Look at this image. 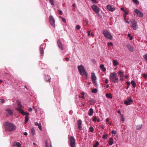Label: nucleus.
Returning <instances> with one entry per match:
<instances>
[{"mask_svg":"<svg viewBox=\"0 0 147 147\" xmlns=\"http://www.w3.org/2000/svg\"><path fill=\"white\" fill-rule=\"evenodd\" d=\"M121 10L123 11H124L125 14L124 15V18H126V15L128 14V13L127 11L125 10L124 8L123 7H122L121 8Z\"/></svg>","mask_w":147,"mask_h":147,"instance_id":"obj_18","label":"nucleus"},{"mask_svg":"<svg viewBox=\"0 0 147 147\" xmlns=\"http://www.w3.org/2000/svg\"><path fill=\"white\" fill-rule=\"evenodd\" d=\"M113 65L114 66H116L118 64V63L117 60H113L112 61Z\"/></svg>","mask_w":147,"mask_h":147,"instance_id":"obj_24","label":"nucleus"},{"mask_svg":"<svg viewBox=\"0 0 147 147\" xmlns=\"http://www.w3.org/2000/svg\"><path fill=\"white\" fill-rule=\"evenodd\" d=\"M4 101H5V100L4 99H1V102L2 103H4Z\"/></svg>","mask_w":147,"mask_h":147,"instance_id":"obj_49","label":"nucleus"},{"mask_svg":"<svg viewBox=\"0 0 147 147\" xmlns=\"http://www.w3.org/2000/svg\"><path fill=\"white\" fill-rule=\"evenodd\" d=\"M16 110L17 111H19L20 113L24 115H29V113L24 112V111L22 109H21L20 108H16Z\"/></svg>","mask_w":147,"mask_h":147,"instance_id":"obj_7","label":"nucleus"},{"mask_svg":"<svg viewBox=\"0 0 147 147\" xmlns=\"http://www.w3.org/2000/svg\"><path fill=\"white\" fill-rule=\"evenodd\" d=\"M62 21L63 22L65 23L66 22V21L65 19H62Z\"/></svg>","mask_w":147,"mask_h":147,"instance_id":"obj_59","label":"nucleus"},{"mask_svg":"<svg viewBox=\"0 0 147 147\" xmlns=\"http://www.w3.org/2000/svg\"><path fill=\"white\" fill-rule=\"evenodd\" d=\"M107 45L108 46H112L113 45V44L111 42H109L108 43Z\"/></svg>","mask_w":147,"mask_h":147,"instance_id":"obj_43","label":"nucleus"},{"mask_svg":"<svg viewBox=\"0 0 147 147\" xmlns=\"http://www.w3.org/2000/svg\"><path fill=\"white\" fill-rule=\"evenodd\" d=\"M121 121H124L125 120V119L123 117V116L122 115V114H121Z\"/></svg>","mask_w":147,"mask_h":147,"instance_id":"obj_44","label":"nucleus"},{"mask_svg":"<svg viewBox=\"0 0 147 147\" xmlns=\"http://www.w3.org/2000/svg\"><path fill=\"white\" fill-rule=\"evenodd\" d=\"M38 127L39 129L41 131L42 130V127L41 126V124L39 126H38Z\"/></svg>","mask_w":147,"mask_h":147,"instance_id":"obj_51","label":"nucleus"},{"mask_svg":"<svg viewBox=\"0 0 147 147\" xmlns=\"http://www.w3.org/2000/svg\"><path fill=\"white\" fill-rule=\"evenodd\" d=\"M76 6V4H74L72 5V7H75Z\"/></svg>","mask_w":147,"mask_h":147,"instance_id":"obj_61","label":"nucleus"},{"mask_svg":"<svg viewBox=\"0 0 147 147\" xmlns=\"http://www.w3.org/2000/svg\"><path fill=\"white\" fill-rule=\"evenodd\" d=\"M108 136V135L107 134H106L105 135H103L102 136V138L103 139H105Z\"/></svg>","mask_w":147,"mask_h":147,"instance_id":"obj_36","label":"nucleus"},{"mask_svg":"<svg viewBox=\"0 0 147 147\" xmlns=\"http://www.w3.org/2000/svg\"><path fill=\"white\" fill-rule=\"evenodd\" d=\"M16 102L18 105V106L19 107L18 108H20L21 109H22V108L23 107L21 105L20 101L19 100H17Z\"/></svg>","mask_w":147,"mask_h":147,"instance_id":"obj_22","label":"nucleus"},{"mask_svg":"<svg viewBox=\"0 0 147 147\" xmlns=\"http://www.w3.org/2000/svg\"><path fill=\"white\" fill-rule=\"evenodd\" d=\"M49 22L54 27H55V22L54 19H49Z\"/></svg>","mask_w":147,"mask_h":147,"instance_id":"obj_17","label":"nucleus"},{"mask_svg":"<svg viewBox=\"0 0 147 147\" xmlns=\"http://www.w3.org/2000/svg\"><path fill=\"white\" fill-rule=\"evenodd\" d=\"M93 10L96 13H98L100 11L99 8L96 5H93L92 6Z\"/></svg>","mask_w":147,"mask_h":147,"instance_id":"obj_10","label":"nucleus"},{"mask_svg":"<svg viewBox=\"0 0 147 147\" xmlns=\"http://www.w3.org/2000/svg\"><path fill=\"white\" fill-rule=\"evenodd\" d=\"M113 139L112 138H110L109 140L108 143L110 145H112L113 144Z\"/></svg>","mask_w":147,"mask_h":147,"instance_id":"obj_21","label":"nucleus"},{"mask_svg":"<svg viewBox=\"0 0 147 147\" xmlns=\"http://www.w3.org/2000/svg\"><path fill=\"white\" fill-rule=\"evenodd\" d=\"M117 113H119V114H121V111H119V110L118 111H117Z\"/></svg>","mask_w":147,"mask_h":147,"instance_id":"obj_62","label":"nucleus"},{"mask_svg":"<svg viewBox=\"0 0 147 147\" xmlns=\"http://www.w3.org/2000/svg\"><path fill=\"white\" fill-rule=\"evenodd\" d=\"M99 145V143L98 142H96L95 144L93 145L94 147H98V146Z\"/></svg>","mask_w":147,"mask_h":147,"instance_id":"obj_33","label":"nucleus"},{"mask_svg":"<svg viewBox=\"0 0 147 147\" xmlns=\"http://www.w3.org/2000/svg\"><path fill=\"white\" fill-rule=\"evenodd\" d=\"M90 32L91 31L90 30L88 31V35L89 36L90 35Z\"/></svg>","mask_w":147,"mask_h":147,"instance_id":"obj_47","label":"nucleus"},{"mask_svg":"<svg viewBox=\"0 0 147 147\" xmlns=\"http://www.w3.org/2000/svg\"><path fill=\"white\" fill-rule=\"evenodd\" d=\"M103 33L106 38L110 40L112 39L113 37L112 36L110 32L107 30H104L103 31Z\"/></svg>","mask_w":147,"mask_h":147,"instance_id":"obj_5","label":"nucleus"},{"mask_svg":"<svg viewBox=\"0 0 147 147\" xmlns=\"http://www.w3.org/2000/svg\"><path fill=\"white\" fill-rule=\"evenodd\" d=\"M97 90L96 89H93L92 90V92L93 93H96L97 92Z\"/></svg>","mask_w":147,"mask_h":147,"instance_id":"obj_35","label":"nucleus"},{"mask_svg":"<svg viewBox=\"0 0 147 147\" xmlns=\"http://www.w3.org/2000/svg\"><path fill=\"white\" fill-rule=\"evenodd\" d=\"M93 113V109L92 108H91L88 111V115L90 116H91L92 115Z\"/></svg>","mask_w":147,"mask_h":147,"instance_id":"obj_15","label":"nucleus"},{"mask_svg":"<svg viewBox=\"0 0 147 147\" xmlns=\"http://www.w3.org/2000/svg\"><path fill=\"white\" fill-rule=\"evenodd\" d=\"M28 119L29 118L27 116H25L24 123H27L28 121Z\"/></svg>","mask_w":147,"mask_h":147,"instance_id":"obj_31","label":"nucleus"},{"mask_svg":"<svg viewBox=\"0 0 147 147\" xmlns=\"http://www.w3.org/2000/svg\"><path fill=\"white\" fill-rule=\"evenodd\" d=\"M45 145H46V147H49L48 144L47 142H46L45 143Z\"/></svg>","mask_w":147,"mask_h":147,"instance_id":"obj_57","label":"nucleus"},{"mask_svg":"<svg viewBox=\"0 0 147 147\" xmlns=\"http://www.w3.org/2000/svg\"><path fill=\"white\" fill-rule=\"evenodd\" d=\"M46 81L47 82H50L51 80V77L48 75H45V76Z\"/></svg>","mask_w":147,"mask_h":147,"instance_id":"obj_19","label":"nucleus"},{"mask_svg":"<svg viewBox=\"0 0 147 147\" xmlns=\"http://www.w3.org/2000/svg\"><path fill=\"white\" fill-rule=\"evenodd\" d=\"M101 128L103 129H104L105 128V126L104 125H102L101 127Z\"/></svg>","mask_w":147,"mask_h":147,"instance_id":"obj_56","label":"nucleus"},{"mask_svg":"<svg viewBox=\"0 0 147 147\" xmlns=\"http://www.w3.org/2000/svg\"><path fill=\"white\" fill-rule=\"evenodd\" d=\"M142 127V125H139L136 126V129L137 130L140 129Z\"/></svg>","mask_w":147,"mask_h":147,"instance_id":"obj_30","label":"nucleus"},{"mask_svg":"<svg viewBox=\"0 0 147 147\" xmlns=\"http://www.w3.org/2000/svg\"><path fill=\"white\" fill-rule=\"evenodd\" d=\"M109 79L111 82L114 83H117L118 82V78L117 74L114 72L110 73Z\"/></svg>","mask_w":147,"mask_h":147,"instance_id":"obj_2","label":"nucleus"},{"mask_svg":"<svg viewBox=\"0 0 147 147\" xmlns=\"http://www.w3.org/2000/svg\"><path fill=\"white\" fill-rule=\"evenodd\" d=\"M142 75L143 76L145 79L147 78V75L146 74H142Z\"/></svg>","mask_w":147,"mask_h":147,"instance_id":"obj_42","label":"nucleus"},{"mask_svg":"<svg viewBox=\"0 0 147 147\" xmlns=\"http://www.w3.org/2000/svg\"><path fill=\"white\" fill-rule=\"evenodd\" d=\"M143 57L145 59L147 62V54H146L143 56Z\"/></svg>","mask_w":147,"mask_h":147,"instance_id":"obj_41","label":"nucleus"},{"mask_svg":"<svg viewBox=\"0 0 147 147\" xmlns=\"http://www.w3.org/2000/svg\"><path fill=\"white\" fill-rule=\"evenodd\" d=\"M82 124V121L81 120L79 119L77 122V124L78 125V128L80 129H81L82 126H81Z\"/></svg>","mask_w":147,"mask_h":147,"instance_id":"obj_14","label":"nucleus"},{"mask_svg":"<svg viewBox=\"0 0 147 147\" xmlns=\"http://www.w3.org/2000/svg\"><path fill=\"white\" fill-rule=\"evenodd\" d=\"M50 3L52 5H54V2L53 0H49Z\"/></svg>","mask_w":147,"mask_h":147,"instance_id":"obj_34","label":"nucleus"},{"mask_svg":"<svg viewBox=\"0 0 147 147\" xmlns=\"http://www.w3.org/2000/svg\"><path fill=\"white\" fill-rule=\"evenodd\" d=\"M105 82L106 84H107L108 83V80L107 79H105Z\"/></svg>","mask_w":147,"mask_h":147,"instance_id":"obj_54","label":"nucleus"},{"mask_svg":"<svg viewBox=\"0 0 147 147\" xmlns=\"http://www.w3.org/2000/svg\"><path fill=\"white\" fill-rule=\"evenodd\" d=\"M24 134L25 136H27L28 135V134L27 132H25L23 133Z\"/></svg>","mask_w":147,"mask_h":147,"instance_id":"obj_60","label":"nucleus"},{"mask_svg":"<svg viewBox=\"0 0 147 147\" xmlns=\"http://www.w3.org/2000/svg\"><path fill=\"white\" fill-rule=\"evenodd\" d=\"M109 121V119L108 118H107L106 119V121L108 122Z\"/></svg>","mask_w":147,"mask_h":147,"instance_id":"obj_64","label":"nucleus"},{"mask_svg":"<svg viewBox=\"0 0 147 147\" xmlns=\"http://www.w3.org/2000/svg\"><path fill=\"white\" fill-rule=\"evenodd\" d=\"M100 68L103 71L105 72L106 71V69L104 67V65L103 64L100 65Z\"/></svg>","mask_w":147,"mask_h":147,"instance_id":"obj_25","label":"nucleus"},{"mask_svg":"<svg viewBox=\"0 0 147 147\" xmlns=\"http://www.w3.org/2000/svg\"><path fill=\"white\" fill-rule=\"evenodd\" d=\"M92 62L93 63H95V62H96V61H95V60L94 59H92Z\"/></svg>","mask_w":147,"mask_h":147,"instance_id":"obj_52","label":"nucleus"},{"mask_svg":"<svg viewBox=\"0 0 147 147\" xmlns=\"http://www.w3.org/2000/svg\"><path fill=\"white\" fill-rule=\"evenodd\" d=\"M118 74L120 76L121 78H123L124 77V72L122 70L118 72Z\"/></svg>","mask_w":147,"mask_h":147,"instance_id":"obj_20","label":"nucleus"},{"mask_svg":"<svg viewBox=\"0 0 147 147\" xmlns=\"http://www.w3.org/2000/svg\"><path fill=\"white\" fill-rule=\"evenodd\" d=\"M135 12L140 17H142L143 16V14L138 9H136Z\"/></svg>","mask_w":147,"mask_h":147,"instance_id":"obj_12","label":"nucleus"},{"mask_svg":"<svg viewBox=\"0 0 147 147\" xmlns=\"http://www.w3.org/2000/svg\"><path fill=\"white\" fill-rule=\"evenodd\" d=\"M59 13L60 14H61L62 13V11L61 10H59L58 11Z\"/></svg>","mask_w":147,"mask_h":147,"instance_id":"obj_53","label":"nucleus"},{"mask_svg":"<svg viewBox=\"0 0 147 147\" xmlns=\"http://www.w3.org/2000/svg\"><path fill=\"white\" fill-rule=\"evenodd\" d=\"M106 96L107 98H112L111 94H106Z\"/></svg>","mask_w":147,"mask_h":147,"instance_id":"obj_32","label":"nucleus"},{"mask_svg":"<svg viewBox=\"0 0 147 147\" xmlns=\"http://www.w3.org/2000/svg\"><path fill=\"white\" fill-rule=\"evenodd\" d=\"M127 36L129 38V39L130 40H132L133 39V38L131 36L130 34H127Z\"/></svg>","mask_w":147,"mask_h":147,"instance_id":"obj_40","label":"nucleus"},{"mask_svg":"<svg viewBox=\"0 0 147 147\" xmlns=\"http://www.w3.org/2000/svg\"><path fill=\"white\" fill-rule=\"evenodd\" d=\"M127 48L129 51L131 52L133 51V47L130 45H128L127 46Z\"/></svg>","mask_w":147,"mask_h":147,"instance_id":"obj_28","label":"nucleus"},{"mask_svg":"<svg viewBox=\"0 0 147 147\" xmlns=\"http://www.w3.org/2000/svg\"><path fill=\"white\" fill-rule=\"evenodd\" d=\"M97 118L96 116L94 117L93 118L92 121L94 122L96 121L97 120Z\"/></svg>","mask_w":147,"mask_h":147,"instance_id":"obj_38","label":"nucleus"},{"mask_svg":"<svg viewBox=\"0 0 147 147\" xmlns=\"http://www.w3.org/2000/svg\"><path fill=\"white\" fill-rule=\"evenodd\" d=\"M78 69L80 72V74L82 75H86V73L84 66L82 65H80L78 66Z\"/></svg>","mask_w":147,"mask_h":147,"instance_id":"obj_3","label":"nucleus"},{"mask_svg":"<svg viewBox=\"0 0 147 147\" xmlns=\"http://www.w3.org/2000/svg\"><path fill=\"white\" fill-rule=\"evenodd\" d=\"M65 59L66 61H69V59L67 57H66L65 58Z\"/></svg>","mask_w":147,"mask_h":147,"instance_id":"obj_58","label":"nucleus"},{"mask_svg":"<svg viewBox=\"0 0 147 147\" xmlns=\"http://www.w3.org/2000/svg\"><path fill=\"white\" fill-rule=\"evenodd\" d=\"M58 46L59 48L61 50H63V46L61 43V42L59 40L57 42Z\"/></svg>","mask_w":147,"mask_h":147,"instance_id":"obj_16","label":"nucleus"},{"mask_svg":"<svg viewBox=\"0 0 147 147\" xmlns=\"http://www.w3.org/2000/svg\"><path fill=\"white\" fill-rule=\"evenodd\" d=\"M35 125L38 127V126H39L40 125L41 123H38L37 122H36L35 123Z\"/></svg>","mask_w":147,"mask_h":147,"instance_id":"obj_45","label":"nucleus"},{"mask_svg":"<svg viewBox=\"0 0 147 147\" xmlns=\"http://www.w3.org/2000/svg\"><path fill=\"white\" fill-rule=\"evenodd\" d=\"M40 54L42 55L44 51L43 48L41 46H40Z\"/></svg>","mask_w":147,"mask_h":147,"instance_id":"obj_26","label":"nucleus"},{"mask_svg":"<svg viewBox=\"0 0 147 147\" xmlns=\"http://www.w3.org/2000/svg\"><path fill=\"white\" fill-rule=\"evenodd\" d=\"M13 145L14 146H17L18 147H19V146H21V144L19 142H14L13 143Z\"/></svg>","mask_w":147,"mask_h":147,"instance_id":"obj_23","label":"nucleus"},{"mask_svg":"<svg viewBox=\"0 0 147 147\" xmlns=\"http://www.w3.org/2000/svg\"><path fill=\"white\" fill-rule=\"evenodd\" d=\"M131 97H130L127 100H125L124 103L127 105H130L133 102V100L131 99Z\"/></svg>","mask_w":147,"mask_h":147,"instance_id":"obj_8","label":"nucleus"},{"mask_svg":"<svg viewBox=\"0 0 147 147\" xmlns=\"http://www.w3.org/2000/svg\"><path fill=\"white\" fill-rule=\"evenodd\" d=\"M81 94L82 95L84 96L85 93L84 92H82L81 93Z\"/></svg>","mask_w":147,"mask_h":147,"instance_id":"obj_63","label":"nucleus"},{"mask_svg":"<svg viewBox=\"0 0 147 147\" xmlns=\"http://www.w3.org/2000/svg\"><path fill=\"white\" fill-rule=\"evenodd\" d=\"M111 133L112 134H115L116 133V132L115 131L113 130L111 132Z\"/></svg>","mask_w":147,"mask_h":147,"instance_id":"obj_48","label":"nucleus"},{"mask_svg":"<svg viewBox=\"0 0 147 147\" xmlns=\"http://www.w3.org/2000/svg\"><path fill=\"white\" fill-rule=\"evenodd\" d=\"M71 147H76V140L73 136H71L69 139Z\"/></svg>","mask_w":147,"mask_h":147,"instance_id":"obj_4","label":"nucleus"},{"mask_svg":"<svg viewBox=\"0 0 147 147\" xmlns=\"http://www.w3.org/2000/svg\"><path fill=\"white\" fill-rule=\"evenodd\" d=\"M32 109L31 108H29L28 109V111H29V112H31L32 111Z\"/></svg>","mask_w":147,"mask_h":147,"instance_id":"obj_50","label":"nucleus"},{"mask_svg":"<svg viewBox=\"0 0 147 147\" xmlns=\"http://www.w3.org/2000/svg\"><path fill=\"white\" fill-rule=\"evenodd\" d=\"M136 4H137L139 3V2L137 0H132Z\"/></svg>","mask_w":147,"mask_h":147,"instance_id":"obj_37","label":"nucleus"},{"mask_svg":"<svg viewBox=\"0 0 147 147\" xmlns=\"http://www.w3.org/2000/svg\"><path fill=\"white\" fill-rule=\"evenodd\" d=\"M76 28L78 30H79L80 29V27L79 25H77L76 26Z\"/></svg>","mask_w":147,"mask_h":147,"instance_id":"obj_46","label":"nucleus"},{"mask_svg":"<svg viewBox=\"0 0 147 147\" xmlns=\"http://www.w3.org/2000/svg\"><path fill=\"white\" fill-rule=\"evenodd\" d=\"M131 22L133 29L134 30H136L138 28V26L136 21L134 19H131Z\"/></svg>","mask_w":147,"mask_h":147,"instance_id":"obj_6","label":"nucleus"},{"mask_svg":"<svg viewBox=\"0 0 147 147\" xmlns=\"http://www.w3.org/2000/svg\"><path fill=\"white\" fill-rule=\"evenodd\" d=\"M107 9L110 11H113L115 9V8L114 7H113L112 6L108 5L107 6Z\"/></svg>","mask_w":147,"mask_h":147,"instance_id":"obj_13","label":"nucleus"},{"mask_svg":"<svg viewBox=\"0 0 147 147\" xmlns=\"http://www.w3.org/2000/svg\"><path fill=\"white\" fill-rule=\"evenodd\" d=\"M89 130L91 132H93L94 131V129L92 127H90Z\"/></svg>","mask_w":147,"mask_h":147,"instance_id":"obj_39","label":"nucleus"},{"mask_svg":"<svg viewBox=\"0 0 147 147\" xmlns=\"http://www.w3.org/2000/svg\"><path fill=\"white\" fill-rule=\"evenodd\" d=\"M131 84H132V85L134 87V88H135L136 86V84L135 82L134 81V80H132V81H131Z\"/></svg>","mask_w":147,"mask_h":147,"instance_id":"obj_29","label":"nucleus"},{"mask_svg":"<svg viewBox=\"0 0 147 147\" xmlns=\"http://www.w3.org/2000/svg\"><path fill=\"white\" fill-rule=\"evenodd\" d=\"M3 125L5 130L8 131H11L16 129V126L15 125L8 121L4 122Z\"/></svg>","mask_w":147,"mask_h":147,"instance_id":"obj_1","label":"nucleus"},{"mask_svg":"<svg viewBox=\"0 0 147 147\" xmlns=\"http://www.w3.org/2000/svg\"><path fill=\"white\" fill-rule=\"evenodd\" d=\"M126 83L127 85V86H129L130 85V83L129 82H127Z\"/></svg>","mask_w":147,"mask_h":147,"instance_id":"obj_55","label":"nucleus"},{"mask_svg":"<svg viewBox=\"0 0 147 147\" xmlns=\"http://www.w3.org/2000/svg\"><path fill=\"white\" fill-rule=\"evenodd\" d=\"M5 111H6V115L7 117L9 115H11L13 113L12 111L9 109H6Z\"/></svg>","mask_w":147,"mask_h":147,"instance_id":"obj_11","label":"nucleus"},{"mask_svg":"<svg viewBox=\"0 0 147 147\" xmlns=\"http://www.w3.org/2000/svg\"><path fill=\"white\" fill-rule=\"evenodd\" d=\"M31 132L33 136L35 134V130L33 128H32L31 129Z\"/></svg>","mask_w":147,"mask_h":147,"instance_id":"obj_27","label":"nucleus"},{"mask_svg":"<svg viewBox=\"0 0 147 147\" xmlns=\"http://www.w3.org/2000/svg\"><path fill=\"white\" fill-rule=\"evenodd\" d=\"M91 78L92 81H93V82L94 84L96 86L97 85L96 82V77L95 76V74L94 73H92L91 74Z\"/></svg>","mask_w":147,"mask_h":147,"instance_id":"obj_9","label":"nucleus"}]
</instances>
